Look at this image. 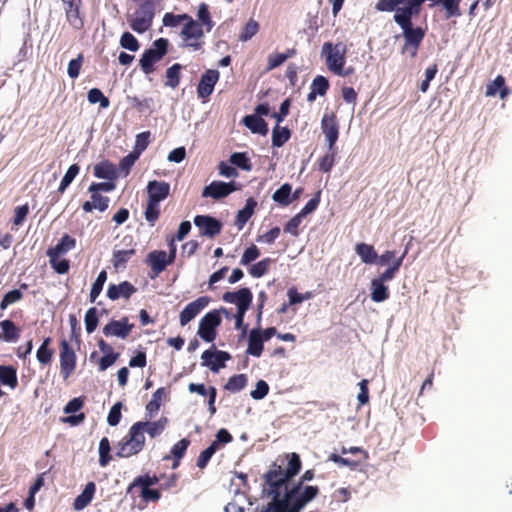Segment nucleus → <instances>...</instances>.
I'll use <instances>...</instances> for the list:
<instances>
[{
	"instance_id": "f03ea898",
	"label": "nucleus",
	"mask_w": 512,
	"mask_h": 512,
	"mask_svg": "<svg viewBox=\"0 0 512 512\" xmlns=\"http://www.w3.org/2000/svg\"><path fill=\"white\" fill-rule=\"evenodd\" d=\"M407 252L408 247H406L402 255L393 262L392 266H389L379 277L371 280L370 296L373 302L381 303L389 298V289L388 286L385 285V282L391 281L395 277V275L397 274L402 265L403 259Z\"/></svg>"
},
{
	"instance_id": "f704fd0d",
	"label": "nucleus",
	"mask_w": 512,
	"mask_h": 512,
	"mask_svg": "<svg viewBox=\"0 0 512 512\" xmlns=\"http://www.w3.org/2000/svg\"><path fill=\"white\" fill-rule=\"evenodd\" d=\"M291 191L292 187L290 184L285 183L283 184L278 190L274 192L272 195L273 201L276 203L282 205V206H288L291 203Z\"/></svg>"
},
{
	"instance_id": "4468645a",
	"label": "nucleus",
	"mask_w": 512,
	"mask_h": 512,
	"mask_svg": "<svg viewBox=\"0 0 512 512\" xmlns=\"http://www.w3.org/2000/svg\"><path fill=\"white\" fill-rule=\"evenodd\" d=\"M235 190H237V187L234 182L225 183L222 181H213L203 189L202 197H211L215 200H219L228 196Z\"/></svg>"
},
{
	"instance_id": "7ed1b4c3",
	"label": "nucleus",
	"mask_w": 512,
	"mask_h": 512,
	"mask_svg": "<svg viewBox=\"0 0 512 512\" xmlns=\"http://www.w3.org/2000/svg\"><path fill=\"white\" fill-rule=\"evenodd\" d=\"M322 53L325 55L328 69L339 76H348L353 73L352 68L345 69L346 47L342 43H325L322 47Z\"/></svg>"
},
{
	"instance_id": "473e14b6",
	"label": "nucleus",
	"mask_w": 512,
	"mask_h": 512,
	"mask_svg": "<svg viewBox=\"0 0 512 512\" xmlns=\"http://www.w3.org/2000/svg\"><path fill=\"white\" fill-rule=\"evenodd\" d=\"M75 246V239L69 236L68 234H65L64 236H62L58 244L55 247L50 248L47 252L51 254L63 255L68 251L72 250Z\"/></svg>"
},
{
	"instance_id": "4d7b16f0",
	"label": "nucleus",
	"mask_w": 512,
	"mask_h": 512,
	"mask_svg": "<svg viewBox=\"0 0 512 512\" xmlns=\"http://www.w3.org/2000/svg\"><path fill=\"white\" fill-rule=\"evenodd\" d=\"M260 256V251L256 245L252 244L243 253L240 263L242 265H248L252 261L256 260Z\"/></svg>"
},
{
	"instance_id": "39448f33",
	"label": "nucleus",
	"mask_w": 512,
	"mask_h": 512,
	"mask_svg": "<svg viewBox=\"0 0 512 512\" xmlns=\"http://www.w3.org/2000/svg\"><path fill=\"white\" fill-rule=\"evenodd\" d=\"M181 46L193 51L200 50L203 46L204 29L198 21L190 17L184 23L180 31Z\"/></svg>"
},
{
	"instance_id": "774afa93",
	"label": "nucleus",
	"mask_w": 512,
	"mask_h": 512,
	"mask_svg": "<svg viewBox=\"0 0 512 512\" xmlns=\"http://www.w3.org/2000/svg\"><path fill=\"white\" fill-rule=\"evenodd\" d=\"M328 81L323 76H317L311 85V89L315 91L318 95H324L328 89Z\"/></svg>"
},
{
	"instance_id": "a19ab883",
	"label": "nucleus",
	"mask_w": 512,
	"mask_h": 512,
	"mask_svg": "<svg viewBox=\"0 0 512 512\" xmlns=\"http://www.w3.org/2000/svg\"><path fill=\"white\" fill-rule=\"evenodd\" d=\"M79 170H80V168L77 164H73L68 168L67 172L65 173V175L58 187V191L60 193H63L67 189V187L72 183V181L78 175Z\"/></svg>"
},
{
	"instance_id": "cd10ccee",
	"label": "nucleus",
	"mask_w": 512,
	"mask_h": 512,
	"mask_svg": "<svg viewBox=\"0 0 512 512\" xmlns=\"http://www.w3.org/2000/svg\"><path fill=\"white\" fill-rule=\"evenodd\" d=\"M0 338L6 342H16L20 337V330L10 320L0 322Z\"/></svg>"
},
{
	"instance_id": "c03bdc74",
	"label": "nucleus",
	"mask_w": 512,
	"mask_h": 512,
	"mask_svg": "<svg viewBox=\"0 0 512 512\" xmlns=\"http://www.w3.org/2000/svg\"><path fill=\"white\" fill-rule=\"evenodd\" d=\"M290 137V132L285 127L276 126L272 132V144L276 147L282 146Z\"/></svg>"
},
{
	"instance_id": "0e129e2a",
	"label": "nucleus",
	"mask_w": 512,
	"mask_h": 512,
	"mask_svg": "<svg viewBox=\"0 0 512 512\" xmlns=\"http://www.w3.org/2000/svg\"><path fill=\"white\" fill-rule=\"evenodd\" d=\"M97 323V310L95 308H90L85 314V325L87 332L92 333L96 329Z\"/></svg>"
},
{
	"instance_id": "a18cd8bd",
	"label": "nucleus",
	"mask_w": 512,
	"mask_h": 512,
	"mask_svg": "<svg viewBox=\"0 0 512 512\" xmlns=\"http://www.w3.org/2000/svg\"><path fill=\"white\" fill-rule=\"evenodd\" d=\"M107 280V273L106 271H101L96 278L95 282L92 285L91 291H90V301L94 302L97 297L100 295L103 286Z\"/></svg>"
},
{
	"instance_id": "6e6d98bb",
	"label": "nucleus",
	"mask_w": 512,
	"mask_h": 512,
	"mask_svg": "<svg viewBox=\"0 0 512 512\" xmlns=\"http://www.w3.org/2000/svg\"><path fill=\"white\" fill-rule=\"evenodd\" d=\"M216 451L217 450H216L215 444H211L208 448H206L204 451H202L197 459V466L200 469L205 468L206 465L208 464L209 460L215 454Z\"/></svg>"
},
{
	"instance_id": "c9c22d12",
	"label": "nucleus",
	"mask_w": 512,
	"mask_h": 512,
	"mask_svg": "<svg viewBox=\"0 0 512 512\" xmlns=\"http://www.w3.org/2000/svg\"><path fill=\"white\" fill-rule=\"evenodd\" d=\"M0 381L14 389L17 386L16 370L10 366H0Z\"/></svg>"
},
{
	"instance_id": "412c9836",
	"label": "nucleus",
	"mask_w": 512,
	"mask_h": 512,
	"mask_svg": "<svg viewBox=\"0 0 512 512\" xmlns=\"http://www.w3.org/2000/svg\"><path fill=\"white\" fill-rule=\"evenodd\" d=\"M132 325L128 324L127 319L120 321H112L103 328V333L106 336H116L119 338H126L131 332Z\"/></svg>"
},
{
	"instance_id": "13d9d810",
	"label": "nucleus",
	"mask_w": 512,
	"mask_h": 512,
	"mask_svg": "<svg viewBox=\"0 0 512 512\" xmlns=\"http://www.w3.org/2000/svg\"><path fill=\"white\" fill-rule=\"evenodd\" d=\"M149 132H142L136 136L135 140V146H134V152L138 154L139 156L141 153L147 148L149 144Z\"/></svg>"
},
{
	"instance_id": "de8ad7c7",
	"label": "nucleus",
	"mask_w": 512,
	"mask_h": 512,
	"mask_svg": "<svg viewBox=\"0 0 512 512\" xmlns=\"http://www.w3.org/2000/svg\"><path fill=\"white\" fill-rule=\"evenodd\" d=\"M294 54V51H288L287 53H273L268 57L267 70H272L282 65L288 58Z\"/></svg>"
},
{
	"instance_id": "ddd939ff",
	"label": "nucleus",
	"mask_w": 512,
	"mask_h": 512,
	"mask_svg": "<svg viewBox=\"0 0 512 512\" xmlns=\"http://www.w3.org/2000/svg\"><path fill=\"white\" fill-rule=\"evenodd\" d=\"M210 302V299L206 296H202L197 298L196 300L190 302L185 308L181 311L179 315V322L181 326H186L190 321H192L203 309H205Z\"/></svg>"
},
{
	"instance_id": "20e7f679",
	"label": "nucleus",
	"mask_w": 512,
	"mask_h": 512,
	"mask_svg": "<svg viewBox=\"0 0 512 512\" xmlns=\"http://www.w3.org/2000/svg\"><path fill=\"white\" fill-rule=\"evenodd\" d=\"M145 445V435L140 430V425L134 423L125 438L115 446L117 456L128 458L138 454Z\"/></svg>"
},
{
	"instance_id": "8fccbe9b",
	"label": "nucleus",
	"mask_w": 512,
	"mask_h": 512,
	"mask_svg": "<svg viewBox=\"0 0 512 512\" xmlns=\"http://www.w3.org/2000/svg\"><path fill=\"white\" fill-rule=\"evenodd\" d=\"M336 154V149L328 150V152L319 160V168L321 171H331L335 163Z\"/></svg>"
},
{
	"instance_id": "2eb2a0df",
	"label": "nucleus",
	"mask_w": 512,
	"mask_h": 512,
	"mask_svg": "<svg viewBox=\"0 0 512 512\" xmlns=\"http://www.w3.org/2000/svg\"><path fill=\"white\" fill-rule=\"evenodd\" d=\"M230 358L229 354L223 351L206 350L201 359L202 365L209 367L212 371L218 372L225 366V362Z\"/></svg>"
},
{
	"instance_id": "4c0bfd02",
	"label": "nucleus",
	"mask_w": 512,
	"mask_h": 512,
	"mask_svg": "<svg viewBox=\"0 0 512 512\" xmlns=\"http://www.w3.org/2000/svg\"><path fill=\"white\" fill-rule=\"evenodd\" d=\"M190 442L187 439H181L177 442L171 449V455L174 458V462L172 468L175 469L178 467L181 458L184 456Z\"/></svg>"
},
{
	"instance_id": "9d476101",
	"label": "nucleus",
	"mask_w": 512,
	"mask_h": 512,
	"mask_svg": "<svg viewBox=\"0 0 512 512\" xmlns=\"http://www.w3.org/2000/svg\"><path fill=\"white\" fill-rule=\"evenodd\" d=\"M321 130L328 145V150L335 149L339 137V125L333 113L324 114L321 120Z\"/></svg>"
},
{
	"instance_id": "09e8293b",
	"label": "nucleus",
	"mask_w": 512,
	"mask_h": 512,
	"mask_svg": "<svg viewBox=\"0 0 512 512\" xmlns=\"http://www.w3.org/2000/svg\"><path fill=\"white\" fill-rule=\"evenodd\" d=\"M191 16L187 14H172L166 13L163 17V24L167 27H176L180 24H183L188 21Z\"/></svg>"
},
{
	"instance_id": "5701e85b",
	"label": "nucleus",
	"mask_w": 512,
	"mask_h": 512,
	"mask_svg": "<svg viewBox=\"0 0 512 512\" xmlns=\"http://www.w3.org/2000/svg\"><path fill=\"white\" fill-rule=\"evenodd\" d=\"M135 291L136 289L131 283L123 281L118 285L110 284L107 290V297L110 300H117L121 297L129 298Z\"/></svg>"
},
{
	"instance_id": "aec40b11",
	"label": "nucleus",
	"mask_w": 512,
	"mask_h": 512,
	"mask_svg": "<svg viewBox=\"0 0 512 512\" xmlns=\"http://www.w3.org/2000/svg\"><path fill=\"white\" fill-rule=\"evenodd\" d=\"M194 223L200 229L201 235L213 237L221 230L220 223L210 216H196Z\"/></svg>"
},
{
	"instance_id": "ea45409f",
	"label": "nucleus",
	"mask_w": 512,
	"mask_h": 512,
	"mask_svg": "<svg viewBox=\"0 0 512 512\" xmlns=\"http://www.w3.org/2000/svg\"><path fill=\"white\" fill-rule=\"evenodd\" d=\"M133 249L129 250H118L113 254V265L116 269L123 268L127 261L134 255Z\"/></svg>"
},
{
	"instance_id": "1a4fd4ad",
	"label": "nucleus",
	"mask_w": 512,
	"mask_h": 512,
	"mask_svg": "<svg viewBox=\"0 0 512 512\" xmlns=\"http://www.w3.org/2000/svg\"><path fill=\"white\" fill-rule=\"evenodd\" d=\"M403 30V36L405 39V44L403 46V53L409 54L412 58L417 55V50L422 42L425 32L420 27H412V23H407V25H399Z\"/></svg>"
},
{
	"instance_id": "49530a36",
	"label": "nucleus",
	"mask_w": 512,
	"mask_h": 512,
	"mask_svg": "<svg viewBox=\"0 0 512 512\" xmlns=\"http://www.w3.org/2000/svg\"><path fill=\"white\" fill-rule=\"evenodd\" d=\"M247 379L243 374L232 376L225 385V389L235 393L242 390L246 385Z\"/></svg>"
},
{
	"instance_id": "c85d7f7f",
	"label": "nucleus",
	"mask_w": 512,
	"mask_h": 512,
	"mask_svg": "<svg viewBox=\"0 0 512 512\" xmlns=\"http://www.w3.org/2000/svg\"><path fill=\"white\" fill-rule=\"evenodd\" d=\"M95 490L96 486L93 482L87 483L82 493L74 501L75 510L84 509L92 501Z\"/></svg>"
},
{
	"instance_id": "e2e57ef3",
	"label": "nucleus",
	"mask_w": 512,
	"mask_h": 512,
	"mask_svg": "<svg viewBox=\"0 0 512 512\" xmlns=\"http://www.w3.org/2000/svg\"><path fill=\"white\" fill-rule=\"evenodd\" d=\"M159 203L147 201L145 218L148 222L153 224L159 217Z\"/></svg>"
},
{
	"instance_id": "58836bf2",
	"label": "nucleus",
	"mask_w": 512,
	"mask_h": 512,
	"mask_svg": "<svg viewBox=\"0 0 512 512\" xmlns=\"http://www.w3.org/2000/svg\"><path fill=\"white\" fill-rule=\"evenodd\" d=\"M259 31V23L254 19H249L248 22L243 27L239 40L242 42L249 41L252 37H254Z\"/></svg>"
},
{
	"instance_id": "c756f323",
	"label": "nucleus",
	"mask_w": 512,
	"mask_h": 512,
	"mask_svg": "<svg viewBox=\"0 0 512 512\" xmlns=\"http://www.w3.org/2000/svg\"><path fill=\"white\" fill-rule=\"evenodd\" d=\"M243 122L253 133L265 135L268 132L267 124L258 115H248L243 119Z\"/></svg>"
},
{
	"instance_id": "79ce46f5",
	"label": "nucleus",
	"mask_w": 512,
	"mask_h": 512,
	"mask_svg": "<svg viewBox=\"0 0 512 512\" xmlns=\"http://www.w3.org/2000/svg\"><path fill=\"white\" fill-rule=\"evenodd\" d=\"M88 101L91 104L99 103L101 108H107L110 104L109 99L104 96L102 91L98 88H92L89 90L87 95Z\"/></svg>"
},
{
	"instance_id": "b1692460",
	"label": "nucleus",
	"mask_w": 512,
	"mask_h": 512,
	"mask_svg": "<svg viewBox=\"0 0 512 512\" xmlns=\"http://www.w3.org/2000/svg\"><path fill=\"white\" fill-rule=\"evenodd\" d=\"M355 252L364 264H376L378 254L372 245L367 243H358L355 245Z\"/></svg>"
},
{
	"instance_id": "a878e982",
	"label": "nucleus",
	"mask_w": 512,
	"mask_h": 512,
	"mask_svg": "<svg viewBox=\"0 0 512 512\" xmlns=\"http://www.w3.org/2000/svg\"><path fill=\"white\" fill-rule=\"evenodd\" d=\"M497 92H499L501 99H504L509 93L507 87L505 86V79L501 75L497 76L494 81L486 85L485 95L488 97H493L497 94Z\"/></svg>"
},
{
	"instance_id": "393cba45",
	"label": "nucleus",
	"mask_w": 512,
	"mask_h": 512,
	"mask_svg": "<svg viewBox=\"0 0 512 512\" xmlns=\"http://www.w3.org/2000/svg\"><path fill=\"white\" fill-rule=\"evenodd\" d=\"M263 342L261 330L258 328L252 329L248 338L247 353L259 357L263 351Z\"/></svg>"
},
{
	"instance_id": "6e6552de",
	"label": "nucleus",
	"mask_w": 512,
	"mask_h": 512,
	"mask_svg": "<svg viewBox=\"0 0 512 512\" xmlns=\"http://www.w3.org/2000/svg\"><path fill=\"white\" fill-rule=\"evenodd\" d=\"M426 0H396V9L394 21L398 25H407L411 23V18L418 15L422 4Z\"/></svg>"
},
{
	"instance_id": "37998d69",
	"label": "nucleus",
	"mask_w": 512,
	"mask_h": 512,
	"mask_svg": "<svg viewBox=\"0 0 512 512\" xmlns=\"http://www.w3.org/2000/svg\"><path fill=\"white\" fill-rule=\"evenodd\" d=\"M110 460V442L106 437H104L99 443V464L100 466L105 467Z\"/></svg>"
},
{
	"instance_id": "0eeeda50",
	"label": "nucleus",
	"mask_w": 512,
	"mask_h": 512,
	"mask_svg": "<svg viewBox=\"0 0 512 512\" xmlns=\"http://www.w3.org/2000/svg\"><path fill=\"white\" fill-rule=\"evenodd\" d=\"M228 314L226 309L208 312L199 322L198 336L206 341L212 342L216 338V328L221 324L220 313Z\"/></svg>"
},
{
	"instance_id": "5fc2aeb1",
	"label": "nucleus",
	"mask_w": 512,
	"mask_h": 512,
	"mask_svg": "<svg viewBox=\"0 0 512 512\" xmlns=\"http://www.w3.org/2000/svg\"><path fill=\"white\" fill-rule=\"evenodd\" d=\"M230 162L243 170L249 171L251 169L249 158L245 153H233L230 156Z\"/></svg>"
},
{
	"instance_id": "864d4df0",
	"label": "nucleus",
	"mask_w": 512,
	"mask_h": 512,
	"mask_svg": "<svg viewBox=\"0 0 512 512\" xmlns=\"http://www.w3.org/2000/svg\"><path fill=\"white\" fill-rule=\"evenodd\" d=\"M49 342H50L49 338L45 339L43 341L42 345L37 350V354H36L37 359L42 364H47L51 360L52 352L48 348Z\"/></svg>"
},
{
	"instance_id": "f3484780",
	"label": "nucleus",
	"mask_w": 512,
	"mask_h": 512,
	"mask_svg": "<svg viewBox=\"0 0 512 512\" xmlns=\"http://www.w3.org/2000/svg\"><path fill=\"white\" fill-rule=\"evenodd\" d=\"M219 79V72L214 69L206 71L198 84L197 93L200 98H207L213 92L214 86Z\"/></svg>"
},
{
	"instance_id": "603ef678",
	"label": "nucleus",
	"mask_w": 512,
	"mask_h": 512,
	"mask_svg": "<svg viewBox=\"0 0 512 512\" xmlns=\"http://www.w3.org/2000/svg\"><path fill=\"white\" fill-rule=\"evenodd\" d=\"M270 263H271V259L265 258L255 264H253L249 269V273L253 277L259 278V277L263 276L268 271Z\"/></svg>"
},
{
	"instance_id": "f257e3e1",
	"label": "nucleus",
	"mask_w": 512,
	"mask_h": 512,
	"mask_svg": "<svg viewBox=\"0 0 512 512\" xmlns=\"http://www.w3.org/2000/svg\"><path fill=\"white\" fill-rule=\"evenodd\" d=\"M281 464L273 463L265 474L263 493L270 499L267 504L256 508L255 512H300L318 494L316 486L302 485L291 480L301 469V461L296 453L286 456Z\"/></svg>"
},
{
	"instance_id": "f8f14e48",
	"label": "nucleus",
	"mask_w": 512,
	"mask_h": 512,
	"mask_svg": "<svg viewBox=\"0 0 512 512\" xmlns=\"http://www.w3.org/2000/svg\"><path fill=\"white\" fill-rule=\"evenodd\" d=\"M252 293L248 288H241L238 291L226 292L223 300L227 303L235 304L237 312L246 313L252 303Z\"/></svg>"
},
{
	"instance_id": "bb28decb",
	"label": "nucleus",
	"mask_w": 512,
	"mask_h": 512,
	"mask_svg": "<svg viewBox=\"0 0 512 512\" xmlns=\"http://www.w3.org/2000/svg\"><path fill=\"white\" fill-rule=\"evenodd\" d=\"M167 396V390L164 387L158 388L152 395L151 400L146 405V413L152 418L159 411L163 399Z\"/></svg>"
},
{
	"instance_id": "bf43d9fd",
	"label": "nucleus",
	"mask_w": 512,
	"mask_h": 512,
	"mask_svg": "<svg viewBox=\"0 0 512 512\" xmlns=\"http://www.w3.org/2000/svg\"><path fill=\"white\" fill-rule=\"evenodd\" d=\"M179 70L180 65L174 64L171 67H169L166 71V77H167V85L175 88L179 84Z\"/></svg>"
},
{
	"instance_id": "e433bc0d",
	"label": "nucleus",
	"mask_w": 512,
	"mask_h": 512,
	"mask_svg": "<svg viewBox=\"0 0 512 512\" xmlns=\"http://www.w3.org/2000/svg\"><path fill=\"white\" fill-rule=\"evenodd\" d=\"M51 267L59 274H65L69 270V261L62 258L61 255L51 254L47 252Z\"/></svg>"
},
{
	"instance_id": "4be33fe9",
	"label": "nucleus",
	"mask_w": 512,
	"mask_h": 512,
	"mask_svg": "<svg viewBox=\"0 0 512 512\" xmlns=\"http://www.w3.org/2000/svg\"><path fill=\"white\" fill-rule=\"evenodd\" d=\"M168 423L166 417H161L157 421H139L136 424L140 425V430L144 434L145 432L151 437L155 438L162 434Z\"/></svg>"
},
{
	"instance_id": "72a5a7b5",
	"label": "nucleus",
	"mask_w": 512,
	"mask_h": 512,
	"mask_svg": "<svg viewBox=\"0 0 512 512\" xmlns=\"http://www.w3.org/2000/svg\"><path fill=\"white\" fill-rule=\"evenodd\" d=\"M94 175L100 179L112 180L116 176V170L109 162H101L94 167Z\"/></svg>"
},
{
	"instance_id": "dca6fc26",
	"label": "nucleus",
	"mask_w": 512,
	"mask_h": 512,
	"mask_svg": "<svg viewBox=\"0 0 512 512\" xmlns=\"http://www.w3.org/2000/svg\"><path fill=\"white\" fill-rule=\"evenodd\" d=\"M153 19V12L150 7L142 6L135 13V17L131 22V28L137 33H143L147 31Z\"/></svg>"
},
{
	"instance_id": "9b49d317",
	"label": "nucleus",
	"mask_w": 512,
	"mask_h": 512,
	"mask_svg": "<svg viewBox=\"0 0 512 512\" xmlns=\"http://www.w3.org/2000/svg\"><path fill=\"white\" fill-rule=\"evenodd\" d=\"M76 367V355L66 340L60 345V372L66 380L70 377Z\"/></svg>"
},
{
	"instance_id": "3c124183",
	"label": "nucleus",
	"mask_w": 512,
	"mask_h": 512,
	"mask_svg": "<svg viewBox=\"0 0 512 512\" xmlns=\"http://www.w3.org/2000/svg\"><path fill=\"white\" fill-rule=\"evenodd\" d=\"M122 48L135 52L139 49L138 40L129 32H124L120 38Z\"/></svg>"
},
{
	"instance_id": "2f4dec72",
	"label": "nucleus",
	"mask_w": 512,
	"mask_h": 512,
	"mask_svg": "<svg viewBox=\"0 0 512 512\" xmlns=\"http://www.w3.org/2000/svg\"><path fill=\"white\" fill-rule=\"evenodd\" d=\"M201 27L205 29L207 32H210L214 27V22L211 18L208 5L205 3H201L197 9V20Z\"/></svg>"
},
{
	"instance_id": "a211bd4d",
	"label": "nucleus",
	"mask_w": 512,
	"mask_h": 512,
	"mask_svg": "<svg viewBox=\"0 0 512 512\" xmlns=\"http://www.w3.org/2000/svg\"><path fill=\"white\" fill-rule=\"evenodd\" d=\"M170 186L164 181H150L147 186L148 201L160 203L169 194Z\"/></svg>"
},
{
	"instance_id": "7c9ffc66",
	"label": "nucleus",
	"mask_w": 512,
	"mask_h": 512,
	"mask_svg": "<svg viewBox=\"0 0 512 512\" xmlns=\"http://www.w3.org/2000/svg\"><path fill=\"white\" fill-rule=\"evenodd\" d=\"M256 205H257L256 201L252 198H249L246 201L244 208L238 212L237 218H236V225L238 226L239 230H241L244 227L246 222L253 215Z\"/></svg>"
},
{
	"instance_id": "423d86ee",
	"label": "nucleus",
	"mask_w": 512,
	"mask_h": 512,
	"mask_svg": "<svg viewBox=\"0 0 512 512\" xmlns=\"http://www.w3.org/2000/svg\"><path fill=\"white\" fill-rule=\"evenodd\" d=\"M168 41L159 38L154 41L152 47L145 51L140 59L141 69L145 74H150L154 70V64L161 60L167 52Z\"/></svg>"
},
{
	"instance_id": "680f3d73",
	"label": "nucleus",
	"mask_w": 512,
	"mask_h": 512,
	"mask_svg": "<svg viewBox=\"0 0 512 512\" xmlns=\"http://www.w3.org/2000/svg\"><path fill=\"white\" fill-rule=\"evenodd\" d=\"M22 298V293L15 289L8 293H6L0 303V308L2 310L6 309L9 305L16 303Z\"/></svg>"
},
{
	"instance_id": "052dcab7",
	"label": "nucleus",
	"mask_w": 512,
	"mask_h": 512,
	"mask_svg": "<svg viewBox=\"0 0 512 512\" xmlns=\"http://www.w3.org/2000/svg\"><path fill=\"white\" fill-rule=\"evenodd\" d=\"M83 62V56L82 54H79L77 58L72 59L68 64L67 73L70 78L75 79L79 76L81 66Z\"/></svg>"
},
{
	"instance_id": "6ab92c4d",
	"label": "nucleus",
	"mask_w": 512,
	"mask_h": 512,
	"mask_svg": "<svg viewBox=\"0 0 512 512\" xmlns=\"http://www.w3.org/2000/svg\"><path fill=\"white\" fill-rule=\"evenodd\" d=\"M172 262L173 261H170V258L167 256V253L162 250L152 251L148 254L147 257V263L150 265L155 276L164 271L167 265L171 264Z\"/></svg>"
},
{
	"instance_id": "69168bd1",
	"label": "nucleus",
	"mask_w": 512,
	"mask_h": 512,
	"mask_svg": "<svg viewBox=\"0 0 512 512\" xmlns=\"http://www.w3.org/2000/svg\"><path fill=\"white\" fill-rule=\"evenodd\" d=\"M268 391V384L264 380H259L255 389L250 392V396L255 400H261L268 394Z\"/></svg>"
},
{
	"instance_id": "338daca9",
	"label": "nucleus",
	"mask_w": 512,
	"mask_h": 512,
	"mask_svg": "<svg viewBox=\"0 0 512 512\" xmlns=\"http://www.w3.org/2000/svg\"><path fill=\"white\" fill-rule=\"evenodd\" d=\"M121 408H122L121 402H117L111 407L108 417H107V421H108L109 425H111V426L118 425V423L120 422V419H121Z\"/></svg>"
}]
</instances>
